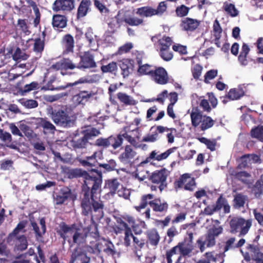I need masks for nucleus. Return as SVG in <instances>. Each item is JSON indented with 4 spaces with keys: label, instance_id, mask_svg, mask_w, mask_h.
<instances>
[{
    "label": "nucleus",
    "instance_id": "f257e3e1",
    "mask_svg": "<svg viewBox=\"0 0 263 263\" xmlns=\"http://www.w3.org/2000/svg\"><path fill=\"white\" fill-rule=\"evenodd\" d=\"M67 175L70 179L82 177L84 178L82 192L83 198L81 206L82 214L84 216L92 215V212L97 213L98 216H103L104 205L103 202L95 197V194L101 191L102 183V174L96 169H91L89 173L81 169L69 170Z\"/></svg>",
    "mask_w": 263,
    "mask_h": 263
},
{
    "label": "nucleus",
    "instance_id": "f03ea898",
    "mask_svg": "<svg viewBox=\"0 0 263 263\" xmlns=\"http://www.w3.org/2000/svg\"><path fill=\"white\" fill-rule=\"evenodd\" d=\"M57 233L61 238H63V245L66 240H67L70 246H72L71 243L80 245L85 242L89 233L95 238L99 237L96 224L89 225L85 227L83 229L82 232H81V230L77 227L76 224L69 226L65 222H62L59 224Z\"/></svg>",
    "mask_w": 263,
    "mask_h": 263
},
{
    "label": "nucleus",
    "instance_id": "7ed1b4c3",
    "mask_svg": "<svg viewBox=\"0 0 263 263\" xmlns=\"http://www.w3.org/2000/svg\"><path fill=\"white\" fill-rule=\"evenodd\" d=\"M190 117L192 126L199 127L202 132L212 128L216 122L210 116L203 115L198 107L193 108Z\"/></svg>",
    "mask_w": 263,
    "mask_h": 263
},
{
    "label": "nucleus",
    "instance_id": "20e7f679",
    "mask_svg": "<svg viewBox=\"0 0 263 263\" xmlns=\"http://www.w3.org/2000/svg\"><path fill=\"white\" fill-rule=\"evenodd\" d=\"M103 158V154L101 151L96 152L91 156L86 157L85 159H79L80 163L85 167H91L98 165L100 167H103L106 172H111L116 170L117 163L115 160L110 159L106 163H100L98 162V160Z\"/></svg>",
    "mask_w": 263,
    "mask_h": 263
},
{
    "label": "nucleus",
    "instance_id": "39448f33",
    "mask_svg": "<svg viewBox=\"0 0 263 263\" xmlns=\"http://www.w3.org/2000/svg\"><path fill=\"white\" fill-rule=\"evenodd\" d=\"M251 218L245 219L241 216H234L229 222L230 232L233 234H238L239 237L245 236L252 226Z\"/></svg>",
    "mask_w": 263,
    "mask_h": 263
},
{
    "label": "nucleus",
    "instance_id": "423d86ee",
    "mask_svg": "<svg viewBox=\"0 0 263 263\" xmlns=\"http://www.w3.org/2000/svg\"><path fill=\"white\" fill-rule=\"evenodd\" d=\"M116 222L117 224L114 227V232L117 235L121 234L124 232L125 240L128 242V237L132 236V232L131 228L129 227L126 222L132 226L135 223V218L129 215H123L117 218Z\"/></svg>",
    "mask_w": 263,
    "mask_h": 263
},
{
    "label": "nucleus",
    "instance_id": "0eeeda50",
    "mask_svg": "<svg viewBox=\"0 0 263 263\" xmlns=\"http://www.w3.org/2000/svg\"><path fill=\"white\" fill-rule=\"evenodd\" d=\"M222 232V228L221 227H215L208 230L205 235V238L200 237L197 240V244L201 252H203L206 248H211L216 244V237L218 236Z\"/></svg>",
    "mask_w": 263,
    "mask_h": 263
},
{
    "label": "nucleus",
    "instance_id": "6e6552de",
    "mask_svg": "<svg viewBox=\"0 0 263 263\" xmlns=\"http://www.w3.org/2000/svg\"><path fill=\"white\" fill-rule=\"evenodd\" d=\"M123 140L121 133L111 135L107 138H100L96 141V145L104 148H110L111 151L120 150L123 148Z\"/></svg>",
    "mask_w": 263,
    "mask_h": 263
},
{
    "label": "nucleus",
    "instance_id": "1a4fd4ad",
    "mask_svg": "<svg viewBox=\"0 0 263 263\" xmlns=\"http://www.w3.org/2000/svg\"><path fill=\"white\" fill-rule=\"evenodd\" d=\"M83 136L77 140H72L71 145L76 151L86 148L88 141L93 137L98 136L100 132L96 128L92 127L82 131Z\"/></svg>",
    "mask_w": 263,
    "mask_h": 263
},
{
    "label": "nucleus",
    "instance_id": "9d476101",
    "mask_svg": "<svg viewBox=\"0 0 263 263\" xmlns=\"http://www.w3.org/2000/svg\"><path fill=\"white\" fill-rule=\"evenodd\" d=\"M170 175V172L165 168L156 170L149 176L148 179L154 184L158 185V188L162 192L167 186L166 179Z\"/></svg>",
    "mask_w": 263,
    "mask_h": 263
},
{
    "label": "nucleus",
    "instance_id": "9b49d317",
    "mask_svg": "<svg viewBox=\"0 0 263 263\" xmlns=\"http://www.w3.org/2000/svg\"><path fill=\"white\" fill-rule=\"evenodd\" d=\"M75 68H77V65L73 63L72 60L69 58H63L52 65L48 70L51 71L52 69L61 70V74L62 76H65L67 74L66 72L67 70H73Z\"/></svg>",
    "mask_w": 263,
    "mask_h": 263
},
{
    "label": "nucleus",
    "instance_id": "f8f14e48",
    "mask_svg": "<svg viewBox=\"0 0 263 263\" xmlns=\"http://www.w3.org/2000/svg\"><path fill=\"white\" fill-rule=\"evenodd\" d=\"M57 205H62L65 202L76 199V196L72 193L71 190L67 186H63L55 194L53 197Z\"/></svg>",
    "mask_w": 263,
    "mask_h": 263
},
{
    "label": "nucleus",
    "instance_id": "ddd939ff",
    "mask_svg": "<svg viewBox=\"0 0 263 263\" xmlns=\"http://www.w3.org/2000/svg\"><path fill=\"white\" fill-rule=\"evenodd\" d=\"M250 51L249 46L243 43L240 52L238 56V61L242 66H250L251 68L255 67L256 61L248 57Z\"/></svg>",
    "mask_w": 263,
    "mask_h": 263
},
{
    "label": "nucleus",
    "instance_id": "4468645a",
    "mask_svg": "<svg viewBox=\"0 0 263 263\" xmlns=\"http://www.w3.org/2000/svg\"><path fill=\"white\" fill-rule=\"evenodd\" d=\"M136 152L130 145H126L123 151L119 156L118 159L121 163L126 166H132L134 163Z\"/></svg>",
    "mask_w": 263,
    "mask_h": 263
},
{
    "label": "nucleus",
    "instance_id": "2eb2a0df",
    "mask_svg": "<svg viewBox=\"0 0 263 263\" xmlns=\"http://www.w3.org/2000/svg\"><path fill=\"white\" fill-rule=\"evenodd\" d=\"M75 8V0H55L52 9L55 12H70Z\"/></svg>",
    "mask_w": 263,
    "mask_h": 263
},
{
    "label": "nucleus",
    "instance_id": "dca6fc26",
    "mask_svg": "<svg viewBox=\"0 0 263 263\" xmlns=\"http://www.w3.org/2000/svg\"><path fill=\"white\" fill-rule=\"evenodd\" d=\"M95 93L91 89L80 90L79 92L72 97L73 103L77 105H85L95 96Z\"/></svg>",
    "mask_w": 263,
    "mask_h": 263
},
{
    "label": "nucleus",
    "instance_id": "f3484780",
    "mask_svg": "<svg viewBox=\"0 0 263 263\" xmlns=\"http://www.w3.org/2000/svg\"><path fill=\"white\" fill-rule=\"evenodd\" d=\"M126 129L127 127H124V130L120 132L123 140H124L125 139L131 145L136 147L138 144V141L140 138L139 128L137 127L132 130H127Z\"/></svg>",
    "mask_w": 263,
    "mask_h": 263
},
{
    "label": "nucleus",
    "instance_id": "a211bd4d",
    "mask_svg": "<svg viewBox=\"0 0 263 263\" xmlns=\"http://www.w3.org/2000/svg\"><path fill=\"white\" fill-rule=\"evenodd\" d=\"M133 239L132 247L133 250L135 254H137L138 251H141L144 247L146 239L139 236H135L132 233V236L128 237L129 242H126L125 240V236L124 237V245L126 247H129L131 245V239Z\"/></svg>",
    "mask_w": 263,
    "mask_h": 263
},
{
    "label": "nucleus",
    "instance_id": "6ab92c4d",
    "mask_svg": "<svg viewBox=\"0 0 263 263\" xmlns=\"http://www.w3.org/2000/svg\"><path fill=\"white\" fill-rule=\"evenodd\" d=\"M52 119L58 125L67 127L69 126L70 119L67 112L63 110H55L52 112Z\"/></svg>",
    "mask_w": 263,
    "mask_h": 263
},
{
    "label": "nucleus",
    "instance_id": "aec40b11",
    "mask_svg": "<svg viewBox=\"0 0 263 263\" xmlns=\"http://www.w3.org/2000/svg\"><path fill=\"white\" fill-rule=\"evenodd\" d=\"M96 66L93 56L88 52H85L80 56V61L77 64V68L82 70L95 68Z\"/></svg>",
    "mask_w": 263,
    "mask_h": 263
},
{
    "label": "nucleus",
    "instance_id": "412c9836",
    "mask_svg": "<svg viewBox=\"0 0 263 263\" xmlns=\"http://www.w3.org/2000/svg\"><path fill=\"white\" fill-rule=\"evenodd\" d=\"M118 65L124 79L128 78L135 69L134 60L131 59H123L119 62Z\"/></svg>",
    "mask_w": 263,
    "mask_h": 263
},
{
    "label": "nucleus",
    "instance_id": "4be33fe9",
    "mask_svg": "<svg viewBox=\"0 0 263 263\" xmlns=\"http://www.w3.org/2000/svg\"><path fill=\"white\" fill-rule=\"evenodd\" d=\"M200 23L201 21L198 20L186 17L181 20L180 26L183 31L193 32L199 27Z\"/></svg>",
    "mask_w": 263,
    "mask_h": 263
},
{
    "label": "nucleus",
    "instance_id": "5701e85b",
    "mask_svg": "<svg viewBox=\"0 0 263 263\" xmlns=\"http://www.w3.org/2000/svg\"><path fill=\"white\" fill-rule=\"evenodd\" d=\"M151 78L157 84L165 85L168 82L169 78L166 70L163 67H156Z\"/></svg>",
    "mask_w": 263,
    "mask_h": 263
},
{
    "label": "nucleus",
    "instance_id": "b1692460",
    "mask_svg": "<svg viewBox=\"0 0 263 263\" xmlns=\"http://www.w3.org/2000/svg\"><path fill=\"white\" fill-rule=\"evenodd\" d=\"M112 18L115 21L116 23L117 24L120 28L123 22H125L127 24L132 26H138L140 25H143L144 23V20L142 18L132 16L123 18L120 16L119 13Z\"/></svg>",
    "mask_w": 263,
    "mask_h": 263
},
{
    "label": "nucleus",
    "instance_id": "393cba45",
    "mask_svg": "<svg viewBox=\"0 0 263 263\" xmlns=\"http://www.w3.org/2000/svg\"><path fill=\"white\" fill-rule=\"evenodd\" d=\"M151 40L154 43L155 45L157 44L159 47V49L170 48L173 42L171 37L165 35L161 37L160 34L153 36L151 37Z\"/></svg>",
    "mask_w": 263,
    "mask_h": 263
},
{
    "label": "nucleus",
    "instance_id": "a878e982",
    "mask_svg": "<svg viewBox=\"0 0 263 263\" xmlns=\"http://www.w3.org/2000/svg\"><path fill=\"white\" fill-rule=\"evenodd\" d=\"M149 205L153 211L157 213L165 214L168 209L167 202L164 200H161L160 198H155L151 200Z\"/></svg>",
    "mask_w": 263,
    "mask_h": 263
},
{
    "label": "nucleus",
    "instance_id": "bb28decb",
    "mask_svg": "<svg viewBox=\"0 0 263 263\" xmlns=\"http://www.w3.org/2000/svg\"><path fill=\"white\" fill-rule=\"evenodd\" d=\"M176 149V147H174L168 149L166 151L160 154H158L156 151H153L149 155V156L143 161L144 163H148L152 160H155L158 161H162L166 159L170 154L173 153Z\"/></svg>",
    "mask_w": 263,
    "mask_h": 263
},
{
    "label": "nucleus",
    "instance_id": "cd10ccee",
    "mask_svg": "<svg viewBox=\"0 0 263 263\" xmlns=\"http://www.w3.org/2000/svg\"><path fill=\"white\" fill-rule=\"evenodd\" d=\"M91 5L90 0H82L78 7L76 14L77 19L80 20L87 15L90 11Z\"/></svg>",
    "mask_w": 263,
    "mask_h": 263
},
{
    "label": "nucleus",
    "instance_id": "c85d7f7f",
    "mask_svg": "<svg viewBox=\"0 0 263 263\" xmlns=\"http://www.w3.org/2000/svg\"><path fill=\"white\" fill-rule=\"evenodd\" d=\"M98 243L102 244L101 251H103L106 255L114 256L118 253L114 245L110 240L103 239L102 241Z\"/></svg>",
    "mask_w": 263,
    "mask_h": 263
},
{
    "label": "nucleus",
    "instance_id": "c756f323",
    "mask_svg": "<svg viewBox=\"0 0 263 263\" xmlns=\"http://www.w3.org/2000/svg\"><path fill=\"white\" fill-rule=\"evenodd\" d=\"M98 243L102 244L101 251H103L106 255L114 256L118 253L114 245L110 240L103 239L102 241Z\"/></svg>",
    "mask_w": 263,
    "mask_h": 263
},
{
    "label": "nucleus",
    "instance_id": "7c9ffc66",
    "mask_svg": "<svg viewBox=\"0 0 263 263\" xmlns=\"http://www.w3.org/2000/svg\"><path fill=\"white\" fill-rule=\"evenodd\" d=\"M213 206L217 212L219 211L223 208V212L225 214H228L230 212L231 207L227 199L223 197L222 194L219 196Z\"/></svg>",
    "mask_w": 263,
    "mask_h": 263
},
{
    "label": "nucleus",
    "instance_id": "2f4dec72",
    "mask_svg": "<svg viewBox=\"0 0 263 263\" xmlns=\"http://www.w3.org/2000/svg\"><path fill=\"white\" fill-rule=\"evenodd\" d=\"M236 238L234 237L229 238L225 242L223 250L226 252L231 249H235L241 247L246 242L244 238H241L236 243H235Z\"/></svg>",
    "mask_w": 263,
    "mask_h": 263
},
{
    "label": "nucleus",
    "instance_id": "473e14b6",
    "mask_svg": "<svg viewBox=\"0 0 263 263\" xmlns=\"http://www.w3.org/2000/svg\"><path fill=\"white\" fill-rule=\"evenodd\" d=\"M117 98L122 106H133L136 104V100L125 92H118L117 94Z\"/></svg>",
    "mask_w": 263,
    "mask_h": 263
},
{
    "label": "nucleus",
    "instance_id": "72a5a7b5",
    "mask_svg": "<svg viewBox=\"0 0 263 263\" xmlns=\"http://www.w3.org/2000/svg\"><path fill=\"white\" fill-rule=\"evenodd\" d=\"M67 18L66 16L60 14L53 15L52 25L54 28L62 29L67 26Z\"/></svg>",
    "mask_w": 263,
    "mask_h": 263
},
{
    "label": "nucleus",
    "instance_id": "f704fd0d",
    "mask_svg": "<svg viewBox=\"0 0 263 263\" xmlns=\"http://www.w3.org/2000/svg\"><path fill=\"white\" fill-rule=\"evenodd\" d=\"M37 121V124L43 128L45 133H53L55 130V127L46 118H39Z\"/></svg>",
    "mask_w": 263,
    "mask_h": 263
},
{
    "label": "nucleus",
    "instance_id": "c9c22d12",
    "mask_svg": "<svg viewBox=\"0 0 263 263\" xmlns=\"http://www.w3.org/2000/svg\"><path fill=\"white\" fill-rule=\"evenodd\" d=\"M247 249L249 250L254 263H263V253L256 249L253 245L249 244Z\"/></svg>",
    "mask_w": 263,
    "mask_h": 263
},
{
    "label": "nucleus",
    "instance_id": "e433bc0d",
    "mask_svg": "<svg viewBox=\"0 0 263 263\" xmlns=\"http://www.w3.org/2000/svg\"><path fill=\"white\" fill-rule=\"evenodd\" d=\"M12 140L11 135L9 133L0 129V141L7 147L16 149V146L11 143Z\"/></svg>",
    "mask_w": 263,
    "mask_h": 263
},
{
    "label": "nucleus",
    "instance_id": "4c0bfd02",
    "mask_svg": "<svg viewBox=\"0 0 263 263\" xmlns=\"http://www.w3.org/2000/svg\"><path fill=\"white\" fill-rule=\"evenodd\" d=\"M158 132L160 134V135L166 132V137L167 138V141L169 143H172L174 142V134L177 132V130L175 128H168L166 126L161 125L158 126Z\"/></svg>",
    "mask_w": 263,
    "mask_h": 263
},
{
    "label": "nucleus",
    "instance_id": "58836bf2",
    "mask_svg": "<svg viewBox=\"0 0 263 263\" xmlns=\"http://www.w3.org/2000/svg\"><path fill=\"white\" fill-rule=\"evenodd\" d=\"M136 14L142 17H151L154 16V8L151 6H143L136 9Z\"/></svg>",
    "mask_w": 263,
    "mask_h": 263
},
{
    "label": "nucleus",
    "instance_id": "ea45409f",
    "mask_svg": "<svg viewBox=\"0 0 263 263\" xmlns=\"http://www.w3.org/2000/svg\"><path fill=\"white\" fill-rule=\"evenodd\" d=\"M62 44L64 46L65 50V52L68 53L73 52L74 47V39L73 36L70 34H66L64 36L62 40Z\"/></svg>",
    "mask_w": 263,
    "mask_h": 263
},
{
    "label": "nucleus",
    "instance_id": "a19ab883",
    "mask_svg": "<svg viewBox=\"0 0 263 263\" xmlns=\"http://www.w3.org/2000/svg\"><path fill=\"white\" fill-rule=\"evenodd\" d=\"M89 82V80L88 78L86 77H82L80 78L78 81H76L73 83H68L66 84V85H62V86H59L56 88L54 87L53 86L51 85L49 86L50 87L49 89L51 90H64L66 89L67 88L70 87H73L79 84H83V83H88Z\"/></svg>",
    "mask_w": 263,
    "mask_h": 263
},
{
    "label": "nucleus",
    "instance_id": "79ce46f5",
    "mask_svg": "<svg viewBox=\"0 0 263 263\" xmlns=\"http://www.w3.org/2000/svg\"><path fill=\"white\" fill-rule=\"evenodd\" d=\"M228 97L232 101L240 99L245 96V92L241 87L231 88L228 91Z\"/></svg>",
    "mask_w": 263,
    "mask_h": 263
},
{
    "label": "nucleus",
    "instance_id": "37998d69",
    "mask_svg": "<svg viewBox=\"0 0 263 263\" xmlns=\"http://www.w3.org/2000/svg\"><path fill=\"white\" fill-rule=\"evenodd\" d=\"M154 197V195L152 194H147L143 195L140 199V203L139 205L135 206L134 208L138 212H140L142 209H145L148 204H149V201L153 200Z\"/></svg>",
    "mask_w": 263,
    "mask_h": 263
},
{
    "label": "nucleus",
    "instance_id": "c03bdc74",
    "mask_svg": "<svg viewBox=\"0 0 263 263\" xmlns=\"http://www.w3.org/2000/svg\"><path fill=\"white\" fill-rule=\"evenodd\" d=\"M40 224L41 226V230H40L37 223L35 222H31V224L33 228L36 235L38 237H41L42 235L46 232V227L45 219L44 218H42L40 220Z\"/></svg>",
    "mask_w": 263,
    "mask_h": 263
},
{
    "label": "nucleus",
    "instance_id": "a18cd8bd",
    "mask_svg": "<svg viewBox=\"0 0 263 263\" xmlns=\"http://www.w3.org/2000/svg\"><path fill=\"white\" fill-rule=\"evenodd\" d=\"M147 236L150 244L153 246H157L160 237L158 232L155 229H152L147 232Z\"/></svg>",
    "mask_w": 263,
    "mask_h": 263
},
{
    "label": "nucleus",
    "instance_id": "49530a36",
    "mask_svg": "<svg viewBox=\"0 0 263 263\" xmlns=\"http://www.w3.org/2000/svg\"><path fill=\"white\" fill-rule=\"evenodd\" d=\"M118 69V65L116 62L112 61L106 65H103L101 67L102 73H110L116 75Z\"/></svg>",
    "mask_w": 263,
    "mask_h": 263
},
{
    "label": "nucleus",
    "instance_id": "de8ad7c7",
    "mask_svg": "<svg viewBox=\"0 0 263 263\" xmlns=\"http://www.w3.org/2000/svg\"><path fill=\"white\" fill-rule=\"evenodd\" d=\"M120 184V183L117 178L108 179L105 181V188L108 189L110 193L114 194Z\"/></svg>",
    "mask_w": 263,
    "mask_h": 263
},
{
    "label": "nucleus",
    "instance_id": "09e8293b",
    "mask_svg": "<svg viewBox=\"0 0 263 263\" xmlns=\"http://www.w3.org/2000/svg\"><path fill=\"white\" fill-rule=\"evenodd\" d=\"M25 222L24 221L20 222L15 228L13 230V231L10 233L7 237V242L9 243H11L12 241L14 240V239L16 237V235L18 234V233L24 229L25 227Z\"/></svg>",
    "mask_w": 263,
    "mask_h": 263
},
{
    "label": "nucleus",
    "instance_id": "8fccbe9b",
    "mask_svg": "<svg viewBox=\"0 0 263 263\" xmlns=\"http://www.w3.org/2000/svg\"><path fill=\"white\" fill-rule=\"evenodd\" d=\"M178 251L183 256L189 255L193 249L192 245L189 243L185 244V242L178 243Z\"/></svg>",
    "mask_w": 263,
    "mask_h": 263
},
{
    "label": "nucleus",
    "instance_id": "3c124183",
    "mask_svg": "<svg viewBox=\"0 0 263 263\" xmlns=\"http://www.w3.org/2000/svg\"><path fill=\"white\" fill-rule=\"evenodd\" d=\"M152 66L148 64H141L138 66L137 73L139 76L148 75L151 77L154 69Z\"/></svg>",
    "mask_w": 263,
    "mask_h": 263
},
{
    "label": "nucleus",
    "instance_id": "603ef678",
    "mask_svg": "<svg viewBox=\"0 0 263 263\" xmlns=\"http://www.w3.org/2000/svg\"><path fill=\"white\" fill-rule=\"evenodd\" d=\"M192 177H191V174L188 173H185L179 178V179L175 181L174 182V185L176 189L177 188H181L184 186L185 184H187V182L191 179Z\"/></svg>",
    "mask_w": 263,
    "mask_h": 263
},
{
    "label": "nucleus",
    "instance_id": "864d4df0",
    "mask_svg": "<svg viewBox=\"0 0 263 263\" xmlns=\"http://www.w3.org/2000/svg\"><path fill=\"white\" fill-rule=\"evenodd\" d=\"M223 10L231 17H236L238 15L239 12L233 4L224 3Z\"/></svg>",
    "mask_w": 263,
    "mask_h": 263
},
{
    "label": "nucleus",
    "instance_id": "5fc2aeb1",
    "mask_svg": "<svg viewBox=\"0 0 263 263\" xmlns=\"http://www.w3.org/2000/svg\"><path fill=\"white\" fill-rule=\"evenodd\" d=\"M247 197L242 194L238 193L234 196V207L236 209H240L244 206Z\"/></svg>",
    "mask_w": 263,
    "mask_h": 263
},
{
    "label": "nucleus",
    "instance_id": "6e6d98bb",
    "mask_svg": "<svg viewBox=\"0 0 263 263\" xmlns=\"http://www.w3.org/2000/svg\"><path fill=\"white\" fill-rule=\"evenodd\" d=\"M197 139L201 143L204 144L207 148L210 149L211 152L215 151L216 150V146L217 142L215 139L210 140L205 137H199Z\"/></svg>",
    "mask_w": 263,
    "mask_h": 263
},
{
    "label": "nucleus",
    "instance_id": "4d7b16f0",
    "mask_svg": "<svg viewBox=\"0 0 263 263\" xmlns=\"http://www.w3.org/2000/svg\"><path fill=\"white\" fill-rule=\"evenodd\" d=\"M31 40L34 41L33 50L36 53L41 54L45 47V42L41 37H36Z\"/></svg>",
    "mask_w": 263,
    "mask_h": 263
},
{
    "label": "nucleus",
    "instance_id": "13d9d810",
    "mask_svg": "<svg viewBox=\"0 0 263 263\" xmlns=\"http://www.w3.org/2000/svg\"><path fill=\"white\" fill-rule=\"evenodd\" d=\"M160 133L158 132V126L156 127L155 132H153L152 134H148L146 136L143 137L142 142H155L159 140L161 138Z\"/></svg>",
    "mask_w": 263,
    "mask_h": 263
},
{
    "label": "nucleus",
    "instance_id": "bf43d9fd",
    "mask_svg": "<svg viewBox=\"0 0 263 263\" xmlns=\"http://www.w3.org/2000/svg\"><path fill=\"white\" fill-rule=\"evenodd\" d=\"M252 137L263 142V126L258 125L251 129L250 132Z\"/></svg>",
    "mask_w": 263,
    "mask_h": 263
},
{
    "label": "nucleus",
    "instance_id": "052dcab7",
    "mask_svg": "<svg viewBox=\"0 0 263 263\" xmlns=\"http://www.w3.org/2000/svg\"><path fill=\"white\" fill-rule=\"evenodd\" d=\"M252 191L255 197L259 198L263 194V182L258 179L252 188Z\"/></svg>",
    "mask_w": 263,
    "mask_h": 263
},
{
    "label": "nucleus",
    "instance_id": "680f3d73",
    "mask_svg": "<svg viewBox=\"0 0 263 263\" xmlns=\"http://www.w3.org/2000/svg\"><path fill=\"white\" fill-rule=\"evenodd\" d=\"M167 9V1H166L161 2L159 3L156 9L154 8V14L155 15L161 16L166 11Z\"/></svg>",
    "mask_w": 263,
    "mask_h": 263
},
{
    "label": "nucleus",
    "instance_id": "e2e57ef3",
    "mask_svg": "<svg viewBox=\"0 0 263 263\" xmlns=\"http://www.w3.org/2000/svg\"><path fill=\"white\" fill-rule=\"evenodd\" d=\"M104 1L107 0H93L94 6L100 13L107 14L109 13V10L105 6Z\"/></svg>",
    "mask_w": 263,
    "mask_h": 263
},
{
    "label": "nucleus",
    "instance_id": "0e129e2a",
    "mask_svg": "<svg viewBox=\"0 0 263 263\" xmlns=\"http://www.w3.org/2000/svg\"><path fill=\"white\" fill-rule=\"evenodd\" d=\"M13 59L15 61H21L26 60L29 55L27 54L24 51L21 50V49L17 47L14 53L12 55Z\"/></svg>",
    "mask_w": 263,
    "mask_h": 263
},
{
    "label": "nucleus",
    "instance_id": "69168bd1",
    "mask_svg": "<svg viewBox=\"0 0 263 263\" xmlns=\"http://www.w3.org/2000/svg\"><path fill=\"white\" fill-rule=\"evenodd\" d=\"M159 53L160 57L165 61H170L173 58V54L172 52L170 50V48L159 49Z\"/></svg>",
    "mask_w": 263,
    "mask_h": 263
},
{
    "label": "nucleus",
    "instance_id": "338daca9",
    "mask_svg": "<svg viewBox=\"0 0 263 263\" xmlns=\"http://www.w3.org/2000/svg\"><path fill=\"white\" fill-rule=\"evenodd\" d=\"M190 10V8L185 6L184 5H181L177 7L175 10L176 14L177 16L180 17H183L186 16Z\"/></svg>",
    "mask_w": 263,
    "mask_h": 263
},
{
    "label": "nucleus",
    "instance_id": "774afa93",
    "mask_svg": "<svg viewBox=\"0 0 263 263\" xmlns=\"http://www.w3.org/2000/svg\"><path fill=\"white\" fill-rule=\"evenodd\" d=\"M204 256L205 258L198 259L195 263H211V261H216V258L212 252H206Z\"/></svg>",
    "mask_w": 263,
    "mask_h": 263
}]
</instances>
